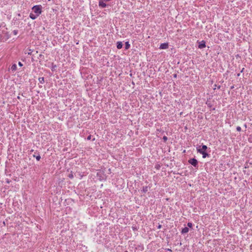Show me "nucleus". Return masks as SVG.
Instances as JSON below:
<instances>
[{"instance_id":"obj_19","label":"nucleus","mask_w":252,"mask_h":252,"mask_svg":"<svg viewBox=\"0 0 252 252\" xmlns=\"http://www.w3.org/2000/svg\"><path fill=\"white\" fill-rule=\"evenodd\" d=\"M236 129L238 131H241V127L239 126H238L237 127H236Z\"/></svg>"},{"instance_id":"obj_6","label":"nucleus","mask_w":252,"mask_h":252,"mask_svg":"<svg viewBox=\"0 0 252 252\" xmlns=\"http://www.w3.org/2000/svg\"><path fill=\"white\" fill-rule=\"evenodd\" d=\"M205 44V41L204 40L199 42L198 48L200 49L204 48L206 46Z\"/></svg>"},{"instance_id":"obj_10","label":"nucleus","mask_w":252,"mask_h":252,"mask_svg":"<svg viewBox=\"0 0 252 252\" xmlns=\"http://www.w3.org/2000/svg\"><path fill=\"white\" fill-rule=\"evenodd\" d=\"M150 187H148V186H145V187H143V189H142V191L144 193H146V192H147L149 189H150Z\"/></svg>"},{"instance_id":"obj_14","label":"nucleus","mask_w":252,"mask_h":252,"mask_svg":"<svg viewBox=\"0 0 252 252\" xmlns=\"http://www.w3.org/2000/svg\"><path fill=\"white\" fill-rule=\"evenodd\" d=\"M130 44L129 43V42L128 41H127L125 43V49L126 50L130 48Z\"/></svg>"},{"instance_id":"obj_26","label":"nucleus","mask_w":252,"mask_h":252,"mask_svg":"<svg viewBox=\"0 0 252 252\" xmlns=\"http://www.w3.org/2000/svg\"><path fill=\"white\" fill-rule=\"evenodd\" d=\"M174 77H177V74H174Z\"/></svg>"},{"instance_id":"obj_23","label":"nucleus","mask_w":252,"mask_h":252,"mask_svg":"<svg viewBox=\"0 0 252 252\" xmlns=\"http://www.w3.org/2000/svg\"><path fill=\"white\" fill-rule=\"evenodd\" d=\"M162 225H160V224H159L158 226V229H160L161 228Z\"/></svg>"},{"instance_id":"obj_20","label":"nucleus","mask_w":252,"mask_h":252,"mask_svg":"<svg viewBox=\"0 0 252 252\" xmlns=\"http://www.w3.org/2000/svg\"><path fill=\"white\" fill-rule=\"evenodd\" d=\"M163 140L164 142H166L167 140V137L166 136H164L163 137Z\"/></svg>"},{"instance_id":"obj_22","label":"nucleus","mask_w":252,"mask_h":252,"mask_svg":"<svg viewBox=\"0 0 252 252\" xmlns=\"http://www.w3.org/2000/svg\"><path fill=\"white\" fill-rule=\"evenodd\" d=\"M18 64H19V65L20 66H22L23 65V63H22L21 62H19L18 63Z\"/></svg>"},{"instance_id":"obj_21","label":"nucleus","mask_w":252,"mask_h":252,"mask_svg":"<svg viewBox=\"0 0 252 252\" xmlns=\"http://www.w3.org/2000/svg\"><path fill=\"white\" fill-rule=\"evenodd\" d=\"M91 137H92L91 135H89L87 138V140H91Z\"/></svg>"},{"instance_id":"obj_3","label":"nucleus","mask_w":252,"mask_h":252,"mask_svg":"<svg viewBox=\"0 0 252 252\" xmlns=\"http://www.w3.org/2000/svg\"><path fill=\"white\" fill-rule=\"evenodd\" d=\"M110 0H99L98 5L101 8H105L106 7V2L110 1Z\"/></svg>"},{"instance_id":"obj_18","label":"nucleus","mask_w":252,"mask_h":252,"mask_svg":"<svg viewBox=\"0 0 252 252\" xmlns=\"http://www.w3.org/2000/svg\"><path fill=\"white\" fill-rule=\"evenodd\" d=\"M187 225H188V227L191 228L192 226V224L191 222H188V224H187Z\"/></svg>"},{"instance_id":"obj_17","label":"nucleus","mask_w":252,"mask_h":252,"mask_svg":"<svg viewBox=\"0 0 252 252\" xmlns=\"http://www.w3.org/2000/svg\"><path fill=\"white\" fill-rule=\"evenodd\" d=\"M18 30H14L13 32H12V33H13L14 35H16L17 34H18Z\"/></svg>"},{"instance_id":"obj_25","label":"nucleus","mask_w":252,"mask_h":252,"mask_svg":"<svg viewBox=\"0 0 252 252\" xmlns=\"http://www.w3.org/2000/svg\"><path fill=\"white\" fill-rule=\"evenodd\" d=\"M244 70V68H243V69H242V70L241 71V72H243Z\"/></svg>"},{"instance_id":"obj_12","label":"nucleus","mask_w":252,"mask_h":252,"mask_svg":"<svg viewBox=\"0 0 252 252\" xmlns=\"http://www.w3.org/2000/svg\"><path fill=\"white\" fill-rule=\"evenodd\" d=\"M33 157L35 158L36 160L38 161H39L41 158L40 156L39 153H37V155L36 154V153H35V154L33 155Z\"/></svg>"},{"instance_id":"obj_4","label":"nucleus","mask_w":252,"mask_h":252,"mask_svg":"<svg viewBox=\"0 0 252 252\" xmlns=\"http://www.w3.org/2000/svg\"><path fill=\"white\" fill-rule=\"evenodd\" d=\"M207 148H208V147L206 145H202V146H197L196 147V150L198 153H199V151H203V152H206Z\"/></svg>"},{"instance_id":"obj_27","label":"nucleus","mask_w":252,"mask_h":252,"mask_svg":"<svg viewBox=\"0 0 252 252\" xmlns=\"http://www.w3.org/2000/svg\"><path fill=\"white\" fill-rule=\"evenodd\" d=\"M240 73H238V74H237V76H240Z\"/></svg>"},{"instance_id":"obj_7","label":"nucleus","mask_w":252,"mask_h":252,"mask_svg":"<svg viewBox=\"0 0 252 252\" xmlns=\"http://www.w3.org/2000/svg\"><path fill=\"white\" fill-rule=\"evenodd\" d=\"M117 44V48L118 49H120L122 48L123 47V43L121 41H118L116 43Z\"/></svg>"},{"instance_id":"obj_8","label":"nucleus","mask_w":252,"mask_h":252,"mask_svg":"<svg viewBox=\"0 0 252 252\" xmlns=\"http://www.w3.org/2000/svg\"><path fill=\"white\" fill-rule=\"evenodd\" d=\"M199 153L202 155L203 158H205L207 157H209V154L206 152L200 151Z\"/></svg>"},{"instance_id":"obj_29","label":"nucleus","mask_w":252,"mask_h":252,"mask_svg":"<svg viewBox=\"0 0 252 252\" xmlns=\"http://www.w3.org/2000/svg\"><path fill=\"white\" fill-rule=\"evenodd\" d=\"M126 252H127L126 251Z\"/></svg>"},{"instance_id":"obj_28","label":"nucleus","mask_w":252,"mask_h":252,"mask_svg":"<svg viewBox=\"0 0 252 252\" xmlns=\"http://www.w3.org/2000/svg\"><path fill=\"white\" fill-rule=\"evenodd\" d=\"M168 251H171V250L170 249H168Z\"/></svg>"},{"instance_id":"obj_2","label":"nucleus","mask_w":252,"mask_h":252,"mask_svg":"<svg viewBox=\"0 0 252 252\" xmlns=\"http://www.w3.org/2000/svg\"><path fill=\"white\" fill-rule=\"evenodd\" d=\"M188 162L189 164H191L195 168H198V162L196 159L195 158H190L188 160Z\"/></svg>"},{"instance_id":"obj_16","label":"nucleus","mask_w":252,"mask_h":252,"mask_svg":"<svg viewBox=\"0 0 252 252\" xmlns=\"http://www.w3.org/2000/svg\"><path fill=\"white\" fill-rule=\"evenodd\" d=\"M68 177L70 178V179H73V177H74V176H73V174L72 173V172H71L70 174H69V175H68Z\"/></svg>"},{"instance_id":"obj_1","label":"nucleus","mask_w":252,"mask_h":252,"mask_svg":"<svg viewBox=\"0 0 252 252\" xmlns=\"http://www.w3.org/2000/svg\"><path fill=\"white\" fill-rule=\"evenodd\" d=\"M32 9L37 16H39L42 12V6L41 5H34L32 7Z\"/></svg>"},{"instance_id":"obj_15","label":"nucleus","mask_w":252,"mask_h":252,"mask_svg":"<svg viewBox=\"0 0 252 252\" xmlns=\"http://www.w3.org/2000/svg\"><path fill=\"white\" fill-rule=\"evenodd\" d=\"M38 80H39V82L41 84H43L44 83V77H39L38 78Z\"/></svg>"},{"instance_id":"obj_11","label":"nucleus","mask_w":252,"mask_h":252,"mask_svg":"<svg viewBox=\"0 0 252 252\" xmlns=\"http://www.w3.org/2000/svg\"><path fill=\"white\" fill-rule=\"evenodd\" d=\"M38 16L36 14L33 13H31L30 15V17L32 20L35 19Z\"/></svg>"},{"instance_id":"obj_24","label":"nucleus","mask_w":252,"mask_h":252,"mask_svg":"<svg viewBox=\"0 0 252 252\" xmlns=\"http://www.w3.org/2000/svg\"><path fill=\"white\" fill-rule=\"evenodd\" d=\"M132 228H133V230H136L137 229L135 227H134V226L132 227Z\"/></svg>"},{"instance_id":"obj_5","label":"nucleus","mask_w":252,"mask_h":252,"mask_svg":"<svg viewBox=\"0 0 252 252\" xmlns=\"http://www.w3.org/2000/svg\"><path fill=\"white\" fill-rule=\"evenodd\" d=\"M168 43H161L159 46V49H166L168 48Z\"/></svg>"},{"instance_id":"obj_13","label":"nucleus","mask_w":252,"mask_h":252,"mask_svg":"<svg viewBox=\"0 0 252 252\" xmlns=\"http://www.w3.org/2000/svg\"><path fill=\"white\" fill-rule=\"evenodd\" d=\"M11 69L12 71H15L17 69V65L16 64H12L11 67Z\"/></svg>"},{"instance_id":"obj_9","label":"nucleus","mask_w":252,"mask_h":252,"mask_svg":"<svg viewBox=\"0 0 252 252\" xmlns=\"http://www.w3.org/2000/svg\"><path fill=\"white\" fill-rule=\"evenodd\" d=\"M189 228L187 227H185L184 228H182L181 232L182 234H185V233H188L189 232Z\"/></svg>"}]
</instances>
